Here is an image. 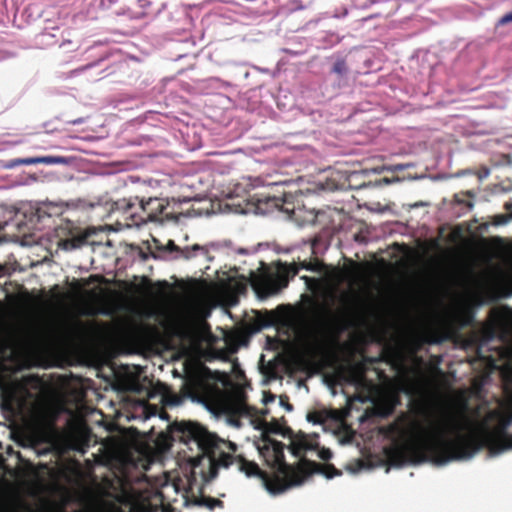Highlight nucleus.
Segmentation results:
<instances>
[{
  "instance_id": "9",
  "label": "nucleus",
  "mask_w": 512,
  "mask_h": 512,
  "mask_svg": "<svg viewBox=\"0 0 512 512\" xmlns=\"http://www.w3.org/2000/svg\"><path fill=\"white\" fill-rule=\"evenodd\" d=\"M91 233L86 231L84 233L63 239L60 241L59 246L66 251L74 250L80 248L89 243L88 239Z\"/></svg>"
},
{
  "instance_id": "29",
  "label": "nucleus",
  "mask_w": 512,
  "mask_h": 512,
  "mask_svg": "<svg viewBox=\"0 0 512 512\" xmlns=\"http://www.w3.org/2000/svg\"><path fill=\"white\" fill-rule=\"evenodd\" d=\"M504 208L509 212V214L512 213V201L506 202L504 204Z\"/></svg>"
},
{
  "instance_id": "31",
  "label": "nucleus",
  "mask_w": 512,
  "mask_h": 512,
  "mask_svg": "<svg viewBox=\"0 0 512 512\" xmlns=\"http://www.w3.org/2000/svg\"><path fill=\"white\" fill-rule=\"evenodd\" d=\"M65 448L79 450V448L77 447V444H67Z\"/></svg>"
},
{
  "instance_id": "24",
  "label": "nucleus",
  "mask_w": 512,
  "mask_h": 512,
  "mask_svg": "<svg viewBox=\"0 0 512 512\" xmlns=\"http://www.w3.org/2000/svg\"><path fill=\"white\" fill-rule=\"evenodd\" d=\"M512 22V11L503 15L499 21H498V24L499 25H505V24H508V23H511Z\"/></svg>"
},
{
  "instance_id": "34",
  "label": "nucleus",
  "mask_w": 512,
  "mask_h": 512,
  "mask_svg": "<svg viewBox=\"0 0 512 512\" xmlns=\"http://www.w3.org/2000/svg\"><path fill=\"white\" fill-rule=\"evenodd\" d=\"M72 123L73 124H79V123H81V121L80 120H74V121H72Z\"/></svg>"
},
{
  "instance_id": "26",
  "label": "nucleus",
  "mask_w": 512,
  "mask_h": 512,
  "mask_svg": "<svg viewBox=\"0 0 512 512\" xmlns=\"http://www.w3.org/2000/svg\"><path fill=\"white\" fill-rule=\"evenodd\" d=\"M319 456L321 459L323 460H329L332 456V453L330 452V450H321L320 453H319Z\"/></svg>"
},
{
  "instance_id": "18",
  "label": "nucleus",
  "mask_w": 512,
  "mask_h": 512,
  "mask_svg": "<svg viewBox=\"0 0 512 512\" xmlns=\"http://www.w3.org/2000/svg\"><path fill=\"white\" fill-rule=\"evenodd\" d=\"M307 420L313 424H323L326 417L322 411H312L307 414Z\"/></svg>"
},
{
  "instance_id": "32",
  "label": "nucleus",
  "mask_w": 512,
  "mask_h": 512,
  "mask_svg": "<svg viewBox=\"0 0 512 512\" xmlns=\"http://www.w3.org/2000/svg\"><path fill=\"white\" fill-rule=\"evenodd\" d=\"M160 417L162 419H167L168 420L169 415H168V413L166 411H162L161 414H160Z\"/></svg>"
},
{
  "instance_id": "1",
  "label": "nucleus",
  "mask_w": 512,
  "mask_h": 512,
  "mask_svg": "<svg viewBox=\"0 0 512 512\" xmlns=\"http://www.w3.org/2000/svg\"><path fill=\"white\" fill-rule=\"evenodd\" d=\"M410 439L384 448V455L391 466L400 468L406 464L432 461L444 465L451 461L471 458L482 448L491 454H499L512 448V435L499 422L490 428L480 426L474 433L462 434L463 423L450 410H442L428 426L413 423Z\"/></svg>"
},
{
  "instance_id": "4",
  "label": "nucleus",
  "mask_w": 512,
  "mask_h": 512,
  "mask_svg": "<svg viewBox=\"0 0 512 512\" xmlns=\"http://www.w3.org/2000/svg\"><path fill=\"white\" fill-rule=\"evenodd\" d=\"M299 268L312 272H322L324 269V263L317 257H314L310 261L303 260L299 262V265L296 263L288 264L279 261L276 265L275 272L265 271L254 276L252 279V287L261 298L277 294L283 288L288 286L289 279L298 274Z\"/></svg>"
},
{
  "instance_id": "21",
  "label": "nucleus",
  "mask_w": 512,
  "mask_h": 512,
  "mask_svg": "<svg viewBox=\"0 0 512 512\" xmlns=\"http://www.w3.org/2000/svg\"><path fill=\"white\" fill-rule=\"evenodd\" d=\"M12 271H13V269L10 264H8V263L0 264V279L3 277H6V276H10Z\"/></svg>"
},
{
  "instance_id": "23",
  "label": "nucleus",
  "mask_w": 512,
  "mask_h": 512,
  "mask_svg": "<svg viewBox=\"0 0 512 512\" xmlns=\"http://www.w3.org/2000/svg\"><path fill=\"white\" fill-rule=\"evenodd\" d=\"M499 423L503 424L504 427L509 428L510 425L512 424V414H508V415L501 417V419L499 420Z\"/></svg>"
},
{
  "instance_id": "12",
  "label": "nucleus",
  "mask_w": 512,
  "mask_h": 512,
  "mask_svg": "<svg viewBox=\"0 0 512 512\" xmlns=\"http://www.w3.org/2000/svg\"><path fill=\"white\" fill-rule=\"evenodd\" d=\"M289 449L293 455L301 456L306 451L312 449V446L306 436L301 434L292 439Z\"/></svg>"
},
{
  "instance_id": "8",
  "label": "nucleus",
  "mask_w": 512,
  "mask_h": 512,
  "mask_svg": "<svg viewBox=\"0 0 512 512\" xmlns=\"http://www.w3.org/2000/svg\"><path fill=\"white\" fill-rule=\"evenodd\" d=\"M167 249L169 251H177L181 253V256L185 259H190L192 257L203 255L208 256V249L204 246H200L198 244H195L191 247H185L183 249L179 248L174 241L169 240L167 243Z\"/></svg>"
},
{
  "instance_id": "20",
  "label": "nucleus",
  "mask_w": 512,
  "mask_h": 512,
  "mask_svg": "<svg viewBox=\"0 0 512 512\" xmlns=\"http://www.w3.org/2000/svg\"><path fill=\"white\" fill-rule=\"evenodd\" d=\"M512 219V213L510 214H500L495 216L494 223L496 225H503L508 222V220Z\"/></svg>"
},
{
  "instance_id": "15",
  "label": "nucleus",
  "mask_w": 512,
  "mask_h": 512,
  "mask_svg": "<svg viewBox=\"0 0 512 512\" xmlns=\"http://www.w3.org/2000/svg\"><path fill=\"white\" fill-rule=\"evenodd\" d=\"M310 464L314 467L316 472L324 474L329 479L341 474V472L332 464L322 465L316 462H310Z\"/></svg>"
},
{
  "instance_id": "11",
  "label": "nucleus",
  "mask_w": 512,
  "mask_h": 512,
  "mask_svg": "<svg viewBox=\"0 0 512 512\" xmlns=\"http://www.w3.org/2000/svg\"><path fill=\"white\" fill-rule=\"evenodd\" d=\"M192 503L196 506H204L209 510H214L215 508H223L224 503L220 499L213 498L210 496L201 495L200 497L192 496V499L187 498L186 504Z\"/></svg>"
},
{
  "instance_id": "28",
  "label": "nucleus",
  "mask_w": 512,
  "mask_h": 512,
  "mask_svg": "<svg viewBox=\"0 0 512 512\" xmlns=\"http://www.w3.org/2000/svg\"><path fill=\"white\" fill-rule=\"evenodd\" d=\"M398 431H399V428H398L396 423H393V424L389 425L388 428H387V432L389 434H395Z\"/></svg>"
},
{
  "instance_id": "19",
  "label": "nucleus",
  "mask_w": 512,
  "mask_h": 512,
  "mask_svg": "<svg viewBox=\"0 0 512 512\" xmlns=\"http://www.w3.org/2000/svg\"><path fill=\"white\" fill-rule=\"evenodd\" d=\"M495 334H496V331H495L494 327L487 326L482 330V339L485 342L491 341L492 339H494Z\"/></svg>"
},
{
  "instance_id": "25",
  "label": "nucleus",
  "mask_w": 512,
  "mask_h": 512,
  "mask_svg": "<svg viewBox=\"0 0 512 512\" xmlns=\"http://www.w3.org/2000/svg\"><path fill=\"white\" fill-rule=\"evenodd\" d=\"M319 243H320V238L315 237L314 239H312L311 244H310L312 254H316V248L319 245Z\"/></svg>"
},
{
  "instance_id": "33",
  "label": "nucleus",
  "mask_w": 512,
  "mask_h": 512,
  "mask_svg": "<svg viewBox=\"0 0 512 512\" xmlns=\"http://www.w3.org/2000/svg\"><path fill=\"white\" fill-rule=\"evenodd\" d=\"M177 402H178V400H177V398H176V397H174V398H173L172 400H170V401H167V403H168V404H171V405H174V404H176Z\"/></svg>"
},
{
  "instance_id": "10",
  "label": "nucleus",
  "mask_w": 512,
  "mask_h": 512,
  "mask_svg": "<svg viewBox=\"0 0 512 512\" xmlns=\"http://www.w3.org/2000/svg\"><path fill=\"white\" fill-rule=\"evenodd\" d=\"M294 196L292 194H284L282 197L274 196L268 201L272 202L273 206L283 211L290 217L294 214L295 204H294Z\"/></svg>"
},
{
  "instance_id": "17",
  "label": "nucleus",
  "mask_w": 512,
  "mask_h": 512,
  "mask_svg": "<svg viewBox=\"0 0 512 512\" xmlns=\"http://www.w3.org/2000/svg\"><path fill=\"white\" fill-rule=\"evenodd\" d=\"M347 372L352 381L362 378L364 376V372H365L364 364L356 363V364L350 365L347 368Z\"/></svg>"
},
{
  "instance_id": "5",
  "label": "nucleus",
  "mask_w": 512,
  "mask_h": 512,
  "mask_svg": "<svg viewBox=\"0 0 512 512\" xmlns=\"http://www.w3.org/2000/svg\"><path fill=\"white\" fill-rule=\"evenodd\" d=\"M262 441L263 445L258 448L260 455L269 467L283 475L281 478L288 484V488L302 484L304 479L303 473L285 461V445L268 435H264Z\"/></svg>"
},
{
  "instance_id": "2",
  "label": "nucleus",
  "mask_w": 512,
  "mask_h": 512,
  "mask_svg": "<svg viewBox=\"0 0 512 512\" xmlns=\"http://www.w3.org/2000/svg\"><path fill=\"white\" fill-rule=\"evenodd\" d=\"M169 433L172 440L197 445L201 454L192 460V467L194 473H197L198 469L204 483L215 479L221 468L227 469L237 463L238 469L248 477L258 476L269 493L276 495L288 489V484L280 476L270 477L255 462L242 456H234L237 451L235 443L219 438L198 423L175 421L169 425Z\"/></svg>"
},
{
  "instance_id": "14",
  "label": "nucleus",
  "mask_w": 512,
  "mask_h": 512,
  "mask_svg": "<svg viewBox=\"0 0 512 512\" xmlns=\"http://www.w3.org/2000/svg\"><path fill=\"white\" fill-rule=\"evenodd\" d=\"M331 72L337 75L338 82L340 83L348 75L349 68L344 58H338L332 68Z\"/></svg>"
},
{
  "instance_id": "30",
  "label": "nucleus",
  "mask_w": 512,
  "mask_h": 512,
  "mask_svg": "<svg viewBox=\"0 0 512 512\" xmlns=\"http://www.w3.org/2000/svg\"><path fill=\"white\" fill-rule=\"evenodd\" d=\"M192 334H193V332L190 330H185L182 332L183 338H190V337H192Z\"/></svg>"
},
{
  "instance_id": "13",
  "label": "nucleus",
  "mask_w": 512,
  "mask_h": 512,
  "mask_svg": "<svg viewBox=\"0 0 512 512\" xmlns=\"http://www.w3.org/2000/svg\"><path fill=\"white\" fill-rule=\"evenodd\" d=\"M14 228H17L19 234L16 235L14 233H12V236L13 237H20V235H25L26 234V231H25V228H26V224L23 223L21 220H18L17 217L15 219H12L10 221H6V222H0V233L2 231H5V230H10L11 232H13V229Z\"/></svg>"
},
{
  "instance_id": "22",
  "label": "nucleus",
  "mask_w": 512,
  "mask_h": 512,
  "mask_svg": "<svg viewBox=\"0 0 512 512\" xmlns=\"http://www.w3.org/2000/svg\"><path fill=\"white\" fill-rule=\"evenodd\" d=\"M280 404L289 412L293 410V405L289 403L287 396H280Z\"/></svg>"
},
{
  "instance_id": "27",
  "label": "nucleus",
  "mask_w": 512,
  "mask_h": 512,
  "mask_svg": "<svg viewBox=\"0 0 512 512\" xmlns=\"http://www.w3.org/2000/svg\"><path fill=\"white\" fill-rule=\"evenodd\" d=\"M7 347V341L4 335L0 332V352H3Z\"/></svg>"
},
{
  "instance_id": "3",
  "label": "nucleus",
  "mask_w": 512,
  "mask_h": 512,
  "mask_svg": "<svg viewBox=\"0 0 512 512\" xmlns=\"http://www.w3.org/2000/svg\"><path fill=\"white\" fill-rule=\"evenodd\" d=\"M113 212H120L126 220H131V225L139 226L148 221H160L177 219L169 210V203L162 198H149L144 200L138 196L122 198L113 202Z\"/></svg>"
},
{
  "instance_id": "6",
  "label": "nucleus",
  "mask_w": 512,
  "mask_h": 512,
  "mask_svg": "<svg viewBox=\"0 0 512 512\" xmlns=\"http://www.w3.org/2000/svg\"><path fill=\"white\" fill-rule=\"evenodd\" d=\"M33 393L22 383H11L1 391L0 409L5 419L22 416L29 408Z\"/></svg>"
},
{
  "instance_id": "7",
  "label": "nucleus",
  "mask_w": 512,
  "mask_h": 512,
  "mask_svg": "<svg viewBox=\"0 0 512 512\" xmlns=\"http://www.w3.org/2000/svg\"><path fill=\"white\" fill-rule=\"evenodd\" d=\"M67 160L63 156H41V157H28V158H16L7 162L6 168H15L20 165H32V164H66Z\"/></svg>"
},
{
  "instance_id": "16",
  "label": "nucleus",
  "mask_w": 512,
  "mask_h": 512,
  "mask_svg": "<svg viewBox=\"0 0 512 512\" xmlns=\"http://www.w3.org/2000/svg\"><path fill=\"white\" fill-rule=\"evenodd\" d=\"M261 428L265 433H273V434H282L285 435V431L283 426L277 421L272 420L271 422L263 421L261 423Z\"/></svg>"
}]
</instances>
